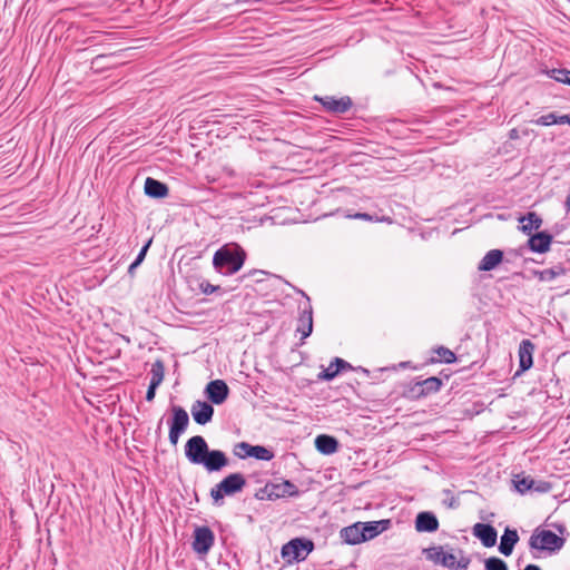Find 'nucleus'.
Returning <instances> with one entry per match:
<instances>
[{
	"instance_id": "1",
	"label": "nucleus",
	"mask_w": 570,
	"mask_h": 570,
	"mask_svg": "<svg viewBox=\"0 0 570 570\" xmlns=\"http://www.w3.org/2000/svg\"><path fill=\"white\" fill-rule=\"evenodd\" d=\"M245 258L246 254L238 245L224 246L214 254L213 265L219 273L233 275L243 267Z\"/></svg>"
},
{
	"instance_id": "2",
	"label": "nucleus",
	"mask_w": 570,
	"mask_h": 570,
	"mask_svg": "<svg viewBox=\"0 0 570 570\" xmlns=\"http://www.w3.org/2000/svg\"><path fill=\"white\" fill-rule=\"evenodd\" d=\"M423 554L426 560L433 562L434 564L442 566L449 569H461L465 570L469 567V559L466 558H458L452 549L446 551L444 547L436 546L423 549Z\"/></svg>"
},
{
	"instance_id": "3",
	"label": "nucleus",
	"mask_w": 570,
	"mask_h": 570,
	"mask_svg": "<svg viewBox=\"0 0 570 570\" xmlns=\"http://www.w3.org/2000/svg\"><path fill=\"white\" fill-rule=\"evenodd\" d=\"M245 485L246 479L242 473H232L210 490V497L215 504H219L225 495L240 492Z\"/></svg>"
},
{
	"instance_id": "4",
	"label": "nucleus",
	"mask_w": 570,
	"mask_h": 570,
	"mask_svg": "<svg viewBox=\"0 0 570 570\" xmlns=\"http://www.w3.org/2000/svg\"><path fill=\"white\" fill-rule=\"evenodd\" d=\"M314 543L312 540L304 538H295L282 547V558L288 563L304 561L313 551Z\"/></svg>"
},
{
	"instance_id": "5",
	"label": "nucleus",
	"mask_w": 570,
	"mask_h": 570,
	"mask_svg": "<svg viewBox=\"0 0 570 570\" xmlns=\"http://www.w3.org/2000/svg\"><path fill=\"white\" fill-rule=\"evenodd\" d=\"M564 544V539L557 535L551 530L537 528L529 540V546L535 550H546L550 552L559 551Z\"/></svg>"
},
{
	"instance_id": "6",
	"label": "nucleus",
	"mask_w": 570,
	"mask_h": 570,
	"mask_svg": "<svg viewBox=\"0 0 570 570\" xmlns=\"http://www.w3.org/2000/svg\"><path fill=\"white\" fill-rule=\"evenodd\" d=\"M208 450L206 440L200 435L191 436L185 444V455L193 464H202Z\"/></svg>"
},
{
	"instance_id": "7",
	"label": "nucleus",
	"mask_w": 570,
	"mask_h": 570,
	"mask_svg": "<svg viewBox=\"0 0 570 570\" xmlns=\"http://www.w3.org/2000/svg\"><path fill=\"white\" fill-rule=\"evenodd\" d=\"M215 541L213 531L208 527H199L194 531L193 549L198 554H207Z\"/></svg>"
},
{
	"instance_id": "8",
	"label": "nucleus",
	"mask_w": 570,
	"mask_h": 570,
	"mask_svg": "<svg viewBox=\"0 0 570 570\" xmlns=\"http://www.w3.org/2000/svg\"><path fill=\"white\" fill-rule=\"evenodd\" d=\"M314 99L320 101L326 111L337 115L346 112L353 104L348 96L341 98L334 96H315Z\"/></svg>"
},
{
	"instance_id": "9",
	"label": "nucleus",
	"mask_w": 570,
	"mask_h": 570,
	"mask_svg": "<svg viewBox=\"0 0 570 570\" xmlns=\"http://www.w3.org/2000/svg\"><path fill=\"white\" fill-rule=\"evenodd\" d=\"M205 393L214 404H222L227 399L229 389L223 380H215L207 384Z\"/></svg>"
},
{
	"instance_id": "10",
	"label": "nucleus",
	"mask_w": 570,
	"mask_h": 570,
	"mask_svg": "<svg viewBox=\"0 0 570 570\" xmlns=\"http://www.w3.org/2000/svg\"><path fill=\"white\" fill-rule=\"evenodd\" d=\"M202 464L209 472L220 471L223 468L228 465V459L220 450H208Z\"/></svg>"
},
{
	"instance_id": "11",
	"label": "nucleus",
	"mask_w": 570,
	"mask_h": 570,
	"mask_svg": "<svg viewBox=\"0 0 570 570\" xmlns=\"http://www.w3.org/2000/svg\"><path fill=\"white\" fill-rule=\"evenodd\" d=\"M190 411L195 422L202 425L210 422L214 415V407L209 403L203 401H196L191 405Z\"/></svg>"
},
{
	"instance_id": "12",
	"label": "nucleus",
	"mask_w": 570,
	"mask_h": 570,
	"mask_svg": "<svg viewBox=\"0 0 570 570\" xmlns=\"http://www.w3.org/2000/svg\"><path fill=\"white\" fill-rule=\"evenodd\" d=\"M473 534L487 548L493 547L497 542V530L490 524L476 523L473 527Z\"/></svg>"
},
{
	"instance_id": "13",
	"label": "nucleus",
	"mask_w": 570,
	"mask_h": 570,
	"mask_svg": "<svg viewBox=\"0 0 570 570\" xmlns=\"http://www.w3.org/2000/svg\"><path fill=\"white\" fill-rule=\"evenodd\" d=\"M171 412L173 417L169 423V430L181 435L188 428L189 416L187 412L180 406H173Z\"/></svg>"
},
{
	"instance_id": "14",
	"label": "nucleus",
	"mask_w": 570,
	"mask_h": 570,
	"mask_svg": "<svg viewBox=\"0 0 570 570\" xmlns=\"http://www.w3.org/2000/svg\"><path fill=\"white\" fill-rule=\"evenodd\" d=\"M417 532H434L439 529L438 518L432 512H420L415 519Z\"/></svg>"
},
{
	"instance_id": "15",
	"label": "nucleus",
	"mask_w": 570,
	"mask_h": 570,
	"mask_svg": "<svg viewBox=\"0 0 570 570\" xmlns=\"http://www.w3.org/2000/svg\"><path fill=\"white\" fill-rule=\"evenodd\" d=\"M442 381L435 376L428 377L421 382H416L411 391L416 396H425L440 390Z\"/></svg>"
},
{
	"instance_id": "16",
	"label": "nucleus",
	"mask_w": 570,
	"mask_h": 570,
	"mask_svg": "<svg viewBox=\"0 0 570 570\" xmlns=\"http://www.w3.org/2000/svg\"><path fill=\"white\" fill-rule=\"evenodd\" d=\"M534 344L529 340H523L519 346V366L520 371L529 370L533 364Z\"/></svg>"
},
{
	"instance_id": "17",
	"label": "nucleus",
	"mask_w": 570,
	"mask_h": 570,
	"mask_svg": "<svg viewBox=\"0 0 570 570\" xmlns=\"http://www.w3.org/2000/svg\"><path fill=\"white\" fill-rule=\"evenodd\" d=\"M518 541L519 534L517 530L507 528L501 537L499 551L505 557L511 556Z\"/></svg>"
},
{
	"instance_id": "18",
	"label": "nucleus",
	"mask_w": 570,
	"mask_h": 570,
	"mask_svg": "<svg viewBox=\"0 0 570 570\" xmlns=\"http://www.w3.org/2000/svg\"><path fill=\"white\" fill-rule=\"evenodd\" d=\"M551 242L552 236L546 232H541L532 235L528 240V245L532 252L546 253L549 250Z\"/></svg>"
},
{
	"instance_id": "19",
	"label": "nucleus",
	"mask_w": 570,
	"mask_h": 570,
	"mask_svg": "<svg viewBox=\"0 0 570 570\" xmlns=\"http://www.w3.org/2000/svg\"><path fill=\"white\" fill-rule=\"evenodd\" d=\"M341 538L348 544L364 542V532H362L361 522L343 528L341 530Z\"/></svg>"
},
{
	"instance_id": "20",
	"label": "nucleus",
	"mask_w": 570,
	"mask_h": 570,
	"mask_svg": "<svg viewBox=\"0 0 570 570\" xmlns=\"http://www.w3.org/2000/svg\"><path fill=\"white\" fill-rule=\"evenodd\" d=\"M503 259V252L500 249L489 250L479 263L478 269L481 272H490L494 269Z\"/></svg>"
},
{
	"instance_id": "21",
	"label": "nucleus",
	"mask_w": 570,
	"mask_h": 570,
	"mask_svg": "<svg viewBox=\"0 0 570 570\" xmlns=\"http://www.w3.org/2000/svg\"><path fill=\"white\" fill-rule=\"evenodd\" d=\"M389 523V520L361 522V529L362 532H364V541L371 540L379 535L382 531L386 530Z\"/></svg>"
},
{
	"instance_id": "22",
	"label": "nucleus",
	"mask_w": 570,
	"mask_h": 570,
	"mask_svg": "<svg viewBox=\"0 0 570 570\" xmlns=\"http://www.w3.org/2000/svg\"><path fill=\"white\" fill-rule=\"evenodd\" d=\"M298 333L302 335V340H305L312 334L313 331V312L312 307L308 306V308H305L301 312L299 318H298V325L297 330Z\"/></svg>"
},
{
	"instance_id": "23",
	"label": "nucleus",
	"mask_w": 570,
	"mask_h": 570,
	"mask_svg": "<svg viewBox=\"0 0 570 570\" xmlns=\"http://www.w3.org/2000/svg\"><path fill=\"white\" fill-rule=\"evenodd\" d=\"M145 193L154 198H163L167 196L168 187L164 183L148 177L145 181Z\"/></svg>"
},
{
	"instance_id": "24",
	"label": "nucleus",
	"mask_w": 570,
	"mask_h": 570,
	"mask_svg": "<svg viewBox=\"0 0 570 570\" xmlns=\"http://www.w3.org/2000/svg\"><path fill=\"white\" fill-rule=\"evenodd\" d=\"M316 449L323 454H333L337 451L338 442L335 438L322 434L315 439Z\"/></svg>"
},
{
	"instance_id": "25",
	"label": "nucleus",
	"mask_w": 570,
	"mask_h": 570,
	"mask_svg": "<svg viewBox=\"0 0 570 570\" xmlns=\"http://www.w3.org/2000/svg\"><path fill=\"white\" fill-rule=\"evenodd\" d=\"M521 230L528 235L532 233V230L539 229L542 225V219L533 212L528 213L525 216L520 218Z\"/></svg>"
},
{
	"instance_id": "26",
	"label": "nucleus",
	"mask_w": 570,
	"mask_h": 570,
	"mask_svg": "<svg viewBox=\"0 0 570 570\" xmlns=\"http://www.w3.org/2000/svg\"><path fill=\"white\" fill-rule=\"evenodd\" d=\"M350 367V364L344 360L336 357L321 374L320 377L326 381L333 380L341 370Z\"/></svg>"
},
{
	"instance_id": "27",
	"label": "nucleus",
	"mask_w": 570,
	"mask_h": 570,
	"mask_svg": "<svg viewBox=\"0 0 570 570\" xmlns=\"http://www.w3.org/2000/svg\"><path fill=\"white\" fill-rule=\"evenodd\" d=\"M535 124L540 125V126H551V125H557V124L558 125H563V124L570 125V115H558L556 112H550V114L539 117L535 120Z\"/></svg>"
},
{
	"instance_id": "28",
	"label": "nucleus",
	"mask_w": 570,
	"mask_h": 570,
	"mask_svg": "<svg viewBox=\"0 0 570 570\" xmlns=\"http://www.w3.org/2000/svg\"><path fill=\"white\" fill-rule=\"evenodd\" d=\"M512 482L515 490L519 493L524 494L531 491V487L533 485V478L525 474H517L514 475Z\"/></svg>"
},
{
	"instance_id": "29",
	"label": "nucleus",
	"mask_w": 570,
	"mask_h": 570,
	"mask_svg": "<svg viewBox=\"0 0 570 570\" xmlns=\"http://www.w3.org/2000/svg\"><path fill=\"white\" fill-rule=\"evenodd\" d=\"M564 268L561 266H554L552 268H547L540 272H535L537 277L541 282H551L556 277L564 274Z\"/></svg>"
},
{
	"instance_id": "30",
	"label": "nucleus",
	"mask_w": 570,
	"mask_h": 570,
	"mask_svg": "<svg viewBox=\"0 0 570 570\" xmlns=\"http://www.w3.org/2000/svg\"><path fill=\"white\" fill-rule=\"evenodd\" d=\"M247 449L249 450L247 454L257 460L269 461L274 458V453L265 446L253 445L252 448Z\"/></svg>"
},
{
	"instance_id": "31",
	"label": "nucleus",
	"mask_w": 570,
	"mask_h": 570,
	"mask_svg": "<svg viewBox=\"0 0 570 570\" xmlns=\"http://www.w3.org/2000/svg\"><path fill=\"white\" fill-rule=\"evenodd\" d=\"M548 76L559 82L566 83L570 86V71L567 69H551L548 72Z\"/></svg>"
},
{
	"instance_id": "32",
	"label": "nucleus",
	"mask_w": 570,
	"mask_h": 570,
	"mask_svg": "<svg viewBox=\"0 0 570 570\" xmlns=\"http://www.w3.org/2000/svg\"><path fill=\"white\" fill-rule=\"evenodd\" d=\"M164 380V365L161 362L157 361L151 366V380L150 383H155V385H160Z\"/></svg>"
},
{
	"instance_id": "33",
	"label": "nucleus",
	"mask_w": 570,
	"mask_h": 570,
	"mask_svg": "<svg viewBox=\"0 0 570 570\" xmlns=\"http://www.w3.org/2000/svg\"><path fill=\"white\" fill-rule=\"evenodd\" d=\"M485 570H509L508 564L500 558L490 557L484 561Z\"/></svg>"
},
{
	"instance_id": "34",
	"label": "nucleus",
	"mask_w": 570,
	"mask_h": 570,
	"mask_svg": "<svg viewBox=\"0 0 570 570\" xmlns=\"http://www.w3.org/2000/svg\"><path fill=\"white\" fill-rule=\"evenodd\" d=\"M277 489L281 490V493H277V495L294 497L298 494L296 485L289 481H284L282 484L277 485Z\"/></svg>"
},
{
	"instance_id": "35",
	"label": "nucleus",
	"mask_w": 570,
	"mask_h": 570,
	"mask_svg": "<svg viewBox=\"0 0 570 570\" xmlns=\"http://www.w3.org/2000/svg\"><path fill=\"white\" fill-rule=\"evenodd\" d=\"M435 352L440 360L445 363H453L456 360L455 354L446 347L440 346Z\"/></svg>"
},
{
	"instance_id": "36",
	"label": "nucleus",
	"mask_w": 570,
	"mask_h": 570,
	"mask_svg": "<svg viewBox=\"0 0 570 570\" xmlns=\"http://www.w3.org/2000/svg\"><path fill=\"white\" fill-rule=\"evenodd\" d=\"M551 489H552V485L550 482L533 479V485L531 487V491L539 492V493H547Z\"/></svg>"
},
{
	"instance_id": "37",
	"label": "nucleus",
	"mask_w": 570,
	"mask_h": 570,
	"mask_svg": "<svg viewBox=\"0 0 570 570\" xmlns=\"http://www.w3.org/2000/svg\"><path fill=\"white\" fill-rule=\"evenodd\" d=\"M150 244H151V239H149L148 243L140 249L137 258L129 266V269H128L129 273H132V271L141 264V262L144 261V258L147 254V250H148Z\"/></svg>"
},
{
	"instance_id": "38",
	"label": "nucleus",
	"mask_w": 570,
	"mask_h": 570,
	"mask_svg": "<svg viewBox=\"0 0 570 570\" xmlns=\"http://www.w3.org/2000/svg\"><path fill=\"white\" fill-rule=\"evenodd\" d=\"M253 445H250L249 443L247 442H240L238 444H236L235 446V450H234V453L235 455H237L238 458L240 459H245L247 456H249L247 454V452H249V450L247 448H252Z\"/></svg>"
},
{
	"instance_id": "39",
	"label": "nucleus",
	"mask_w": 570,
	"mask_h": 570,
	"mask_svg": "<svg viewBox=\"0 0 570 570\" xmlns=\"http://www.w3.org/2000/svg\"><path fill=\"white\" fill-rule=\"evenodd\" d=\"M157 387H158V385H155V383H150L149 384V387H148L147 393H146V400L148 402H151L155 399V394H156V389Z\"/></svg>"
},
{
	"instance_id": "40",
	"label": "nucleus",
	"mask_w": 570,
	"mask_h": 570,
	"mask_svg": "<svg viewBox=\"0 0 570 570\" xmlns=\"http://www.w3.org/2000/svg\"><path fill=\"white\" fill-rule=\"evenodd\" d=\"M200 287L205 294H213L214 292H216L218 289V286L212 285L209 283H203L200 285Z\"/></svg>"
},
{
	"instance_id": "41",
	"label": "nucleus",
	"mask_w": 570,
	"mask_h": 570,
	"mask_svg": "<svg viewBox=\"0 0 570 570\" xmlns=\"http://www.w3.org/2000/svg\"><path fill=\"white\" fill-rule=\"evenodd\" d=\"M180 434L169 430V441L175 446L178 443Z\"/></svg>"
},
{
	"instance_id": "42",
	"label": "nucleus",
	"mask_w": 570,
	"mask_h": 570,
	"mask_svg": "<svg viewBox=\"0 0 570 570\" xmlns=\"http://www.w3.org/2000/svg\"><path fill=\"white\" fill-rule=\"evenodd\" d=\"M356 219H364V220H371L372 217L366 213H357L353 216Z\"/></svg>"
},
{
	"instance_id": "43",
	"label": "nucleus",
	"mask_w": 570,
	"mask_h": 570,
	"mask_svg": "<svg viewBox=\"0 0 570 570\" xmlns=\"http://www.w3.org/2000/svg\"><path fill=\"white\" fill-rule=\"evenodd\" d=\"M523 570H541L537 564H528Z\"/></svg>"
},
{
	"instance_id": "44",
	"label": "nucleus",
	"mask_w": 570,
	"mask_h": 570,
	"mask_svg": "<svg viewBox=\"0 0 570 570\" xmlns=\"http://www.w3.org/2000/svg\"><path fill=\"white\" fill-rule=\"evenodd\" d=\"M510 137L511 138H515L518 137V134H517V130L515 129H512L511 132H510Z\"/></svg>"
},
{
	"instance_id": "45",
	"label": "nucleus",
	"mask_w": 570,
	"mask_h": 570,
	"mask_svg": "<svg viewBox=\"0 0 570 570\" xmlns=\"http://www.w3.org/2000/svg\"><path fill=\"white\" fill-rule=\"evenodd\" d=\"M566 205H567L568 209L570 210V195L567 198Z\"/></svg>"
}]
</instances>
